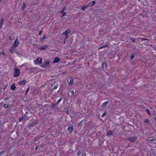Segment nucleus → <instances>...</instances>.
<instances>
[{
	"label": "nucleus",
	"instance_id": "obj_26",
	"mask_svg": "<svg viewBox=\"0 0 156 156\" xmlns=\"http://www.w3.org/2000/svg\"><path fill=\"white\" fill-rule=\"evenodd\" d=\"M9 106V105L7 104H5L3 105V107L5 108H7Z\"/></svg>",
	"mask_w": 156,
	"mask_h": 156
},
{
	"label": "nucleus",
	"instance_id": "obj_22",
	"mask_svg": "<svg viewBox=\"0 0 156 156\" xmlns=\"http://www.w3.org/2000/svg\"><path fill=\"white\" fill-rule=\"evenodd\" d=\"M26 6V4L25 3H24L23 6L21 7V9L23 10L25 8Z\"/></svg>",
	"mask_w": 156,
	"mask_h": 156
},
{
	"label": "nucleus",
	"instance_id": "obj_4",
	"mask_svg": "<svg viewBox=\"0 0 156 156\" xmlns=\"http://www.w3.org/2000/svg\"><path fill=\"white\" fill-rule=\"evenodd\" d=\"M70 32V31L69 30H67L64 32L62 33V34H64L66 36L65 38L66 39L68 38V34Z\"/></svg>",
	"mask_w": 156,
	"mask_h": 156
},
{
	"label": "nucleus",
	"instance_id": "obj_6",
	"mask_svg": "<svg viewBox=\"0 0 156 156\" xmlns=\"http://www.w3.org/2000/svg\"><path fill=\"white\" fill-rule=\"evenodd\" d=\"M20 44L19 41L18 40V38H17L15 40V41L13 45V46L14 47L16 48L17 47L18 45Z\"/></svg>",
	"mask_w": 156,
	"mask_h": 156
},
{
	"label": "nucleus",
	"instance_id": "obj_34",
	"mask_svg": "<svg viewBox=\"0 0 156 156\" xmlns=\"http://www.w3.org/2000/svg\"><path fill=\"white\" fill-rule=\"evenodd\" d=\"M0 53L2 55H5L4 51H0Z\"/></svg>",
	"mask_w": 156,
	"mask_h": 156
},
{
	"label": "nucleus",
	"instance_id": "obj_47",
	"mask_svg": "<svg viewBox=\"0 0 156 156\" xmlns=\"http://www.w3.org/2000/svg\"><path fill=\"white\" fill-rule=\"evenodd\" d=\"M21 119H22V118H21V119H19V120H20V121H21Z\"/></svg>",
	"mask_w": 156,
	"mask_h": 156
},
{
	"label": "nucleus",
	"instance_id": "obj_25",
	"mask_svg": "<svg viewBox=\"0 0 156 156\" xmlns=\"http://www.w3.org/2000/svg\"><path fill=\"white\" fill-rule=\"evenodd\" d=\"M62 98H60L57 101V104H58L59 103H60L61 101H62Z\"/></svg>",
	"mask_w": 156,
	"mask_h": 156
},
{
	"label": "nucleus",
	"instance_id": "obj_45",
	"mask_svg": "<svg viewBox=\"0 0 156 156\" xmlns=\"http://www.w3.org/2000/svg\"><path fill=\"white\" fill-rule=\"evenodd\" d=\"M37 93V92H36V90H34V94H35V93Z\"/></svg>",
	"mask_w": 156,
	"mask_h": 156
},
{
	"label": "nucleus",
	"instance_id": "obj_21",
	"mask_svg": "<svg viewBox=\"0 0 156 156\" xmlns=\"http://www.w3.org/2000/svg\"><path fill=\"white\" fill-rule=\"evenodd\" d=\"M66 7H64L62 9L61 11L60 12V13H62V12H64V11L66 10Z\"/></svg>",
	"mask_w": 156,
	"mask_h": 156
},
{
	"label": "nucleus",
	"instance_id": "obj_10",
	"mask_svg": "<svg viewBox=\"0 0 156 156\" xmlns=\"http://www.w3.org/2000/svg\"><path fill=\"white\" fill-rule=\"evenodd\" d=\"M26 83V81L25 80H23L22 81H20L18 83V84L20 85H25Z\"/></svg>",
	"mask_w": 156,
	"mask_h": 156
},
{
	"label": "nucleus",
	"instance_id": "obj_39",
	"mask_svg": "<svg viewBox=\"0 0 156 156\" xmlns=\"http://www.w3.org/2000/svg\"><path fill=\"white\" fill-rule=\"evenodd\" d=\"M70 92H71V93L72 94H73L74 93V91L73 90H71L70 91Z\"/></svg>",
	"mask_w": 156,
	"mask_h": 156
},
{
	"label": "nucleus",
	"instance_id": "obj_18",
	"mask_svg": "<svg viewBox=\"0 0 156 156\" xmlns=\"http://www.w3.org/2000/svg\"><path fill=\"white\" fill-rule=\"evenodd\" d=\"M95 2L94 1H92L88 5H89V6L90 5L91 6H93L95 5Z\"/></svg>",
	"mask_w": 156,
	"mask_h": 156
},
{
	"label": "nucleus",
	"instance_id": "obj_8",
	"mask_svg": "<svg viewBox=\"0 0 156 156\" xmlns=\"http://www.w3.org/2000/svg\"><path fill=\"white\" fill-rule=\"evenodd\" d=\"M49 61L47 60L44 63V66H43V67H48L49 65Z\"/></svg>",
	"mask_w": 156,
	"mask_h": 156
},
{
	"label": "nucleus",
	"instance_id": "obj_17",
	"mask_svg": "<svg viewBox=\"0 0 156 156\" xmlns=\"http://www.w3.org/2000/svg\"><path fill=\"white\" fill-rule=\"evenodd\" d=\"M113 135V132L112 131H108L107 135L108 136L112 135Z\"/></svg>",
	"mask_w": 156,
	"mask_h": 156
},
{
	"label": "nucleus",
	"instance_id": "obj_19",
	"mask_svg": "<svg viewBox=\"0 0 156 156\" xmlns=\"http://www.w3.org/2000/svg\"><path fill=\"white\" fill-rule=\"evenodd\" d=\"M109 101H107L106 102H104L102 105V107H105L108 103Z\"/></svg>",
	"mask_w": 156,
	"mask_h": 156
},
{
	"label": "nucleus",
	"instance_id": "obj_11",
	"mask_svg": "<svg viewBox=\"0 0 156 156\" xmlns=\"http://www.w3.org/2000/svg\"><path fill=\"white\" fill-rule=\"evenodd\" d=\"M89 7V5H87L86 6H85L84 5H83V7L82 6H81V9L83 11H84L88 7Z\"/></svg>",
	"mask_w": 156,
	"mask_h": 156
},
{
	"label": "nucleus",
	"instance_id": "obj_41",
	"mask_svg": "<svg viewBox=\"0 0 156 156\" xmlns=\"http://www.w3.org/2000/svg\"><path fill=\"white\" fill-rule=\"evenodd\" d=\"M26 118L25 115H24L22 117V119H25Z\"/></svg>",
	"mask_w": 156,
	"mask_h": 156
},
{
	"label": "nucleus",
	"instance_id": "obj_1",
	"mask_svg": "<svg viewBox=\"0 0 156 156\" xmlns=\"http://www.w3.org/2000/svg\"><path fill=\"white\" fill-rule=\"evenodd\" d=\"M14 76L15 77H17L19 75L20 71L18 69L16 68H15L14 69Z\"/></svg>",
	"mask_w": 156,
	"mask_h": 156
},
{
	"label": "nucleus",
	"instance_id": "obj_20",
	"mask_svg": "<svg viewBox=\"0 0 156 156\" xmlns=\"http://www.w3.org/2000/svg\"><path fill=\"white\" fill-rule=\"evenodd\" d=\"M73 83V79H71L70 80V81L68 83V85H70L72 84Z\"/></svg>",
	"mask_w": 156,
	"mask_h": 156
},
{
	"label": "nucleus",
	"instance_id": "obj_24",
	"mask_svg": "<svg viewBox=\"0 0 156 156\" xmlns=\"http://www.w3.org/2000/svg\"><path fill=\"white\" fill-rule=\"evenodd\" d=\"M5 151H3L0 152V156L2 155L4 153H5Z\"/></svg>",
	"mask_w": 156,
	"mask_h": 156
},
{
	"label": "nucleus",
	"instance_id": "obj_31",
	"mask_svg": "<svg viewBox=\"0 0 156 156\" xmlns=\"http://www.w3.org/2000/svg\"><path fill=\"white\" fill-rule=\"evenodd\" d=\"M83 120H82L80 121V122L79 123V125H81L82 124V123H83Z\"/></svg>",
	"mask_w": 156,
	"mask_h": 156
},
{
	"label": "nucleus",
	"instance_id": "obj_23",
	"mask_svg": "<svg viewBox=\"0 0 156 156\" xmlns=\"http://www.w3.org/2000/svg\"><path fill=\"white\" fill-rule=\"evenodd\" d=\"M46 38V36H43V37L42 38H40V39L41 41H42L44 40V39H45Z\"/></svg>",
	"mask_w": 156,
	"mask_h": 156
},
{
	"label": "nucleus",
	"instance_id": "obj_28",
	"mask_svg": "<svg viewBox=\"0 0 156 156\" xmlns=\"http://www.w3.org/2000/svg\"><path fill=\"white\" fill-rule=\"evenodd\" d=\"M135 56V55H131V56H130V58L132 59H133V58Z\"/></svg>",
	"mask_w": 156,
	"mask_h": 156
},
{
	"label": "nucleus",
	"instance_id": "obj_27",
	"mask_svg": "<svg viewBox=\"0 0 156 156\" xmlns=\"http://www.w3.org/2000/svg\"><path fill=\"white\" fill-rule=\"evenodd\" d=\"M58 87V85H55L53 88V89H54V90L56 89Z\"/></svg>",
	"mask_w": 156,
	"mask_h": 156
},
{
	"label": "nucleus",
	"instance_id": "obj_40",
	"mask_svg": "<svg viewBox=\"0 0 156 156\" xmlns=\"http://www.w3.org/2000/svg\"><path fill=\"white\" fill-rule=\"evenodd\" d=\"M29 88V87L26 91V93L27 94Z\"/></svg>",
	"mask_w": 156,
	"mask_h": 156
},
{
	"label": "nucleus",
	"instance_id": "obj_29",
	"mask_svg": "<svg viewBox=\"0 0 156 156\" xmlns=\"http://www.w3.org/2000/svg\"><path fill=\"white\" fill-rule=\"evenodd\" d=\"M149 122V121L148 119H146L144 121V122L146 123H148Z\"/></svg>",
	"mask_w": 156,
	"mask_h": 156
},
{
	"label": "nucleus",
	"instance_id": "obj_43",
	"mask_svg": "<svg viewBox=\"0 0 156 156\" xmlns=\"http://www.w3.org/2000/svg\"><path fill=\"white\" fill-rule=\"evenodd\" d=\"M55 106V104H53L52 105V106L53 107H54Z\"/></svg>",
	"mask_w": 156,
	"mask_h": 156
},
{
	"label": "nucleus",
	"instance_id": "obj_38",
	"mask_svg": "<svg viewBox=\"0 0 156 156\" xmlns=\"http://www.w3.org/2000/svg\"><path fill=\"white\" fill-rule=\"evenodd\" d=\"M144 44L145 45H147L148 44V42L147 41V42H144Z\"/></svg>",
	"mask_w": 156,
	"mask_h": 156
},
{
	"label": "nucleus",
	"instance_id": "obj_13",
	"mask_svg": "<svg viewBox=\"0 0 156 156\" xmlns=\"http://www.w3.org/2000/svg\"><path fill=\"white\" fill-rule=\"evenodd\" d=\"M138 41H140L141 42H143L144 41L148 40L147 39L140 37L138 38Z\"/></svg>",
	"mask_w": 156,
	"mask_h": 156
},
{
	"label": "nucleus",
	"instance_id": "obj_33",
	"mask_svg": "<svg viewBox=\"0 0 156 156\" xmlns=\"http://www.w3.org/2000/svg\"><path fill=\"white\" fill-rule=\"evenodd\" d=\"M81 151H79L78 152V153H77V154L78 155H80L81 154Z\"/></svg>",
	"mask_w": 156,
	"mask_h": 156
},
{
	"label": "nucleus",
	"instance_id": "obj_14",
	"mask_svg": "<svg viewBox=\"0 0 156 156\" xmlns=\"http://www.w3.org/2000/svg\"><path fill=\"white\" fill-rule=\"evenodd\" d=\"M47 45H44L41 47L39 49L42 50H44L47 48Z\"/></svg>",
	"mask_w": 156,
	"mask_h": 156
},
{
	"label": "nucleus",
	"instance_id": "obj_37",
	"mask_svg": "<svg viewBox=\"0 0 156 156\" xmlns=\"http://www.w3.org/2000/svg\"><path fill=\"white\" fill-rule=\"evenodd\" d=\"M43 32V31H42V30H41V31H40V32H39V35H41V33Z\"/></svg>",
	"mask_w": 156,
	"mask_h": 156
},
{
	"label": "nucleus",
	"instance_id": "obj_15",
	"mask_svg": "<svg viewBox=\"0 0 156 156\" xmlns=\"http://www.w3.org/2000/svg\"><path fill=\"white\" fill-rule=\"evenodd\" d=\"M3 22V18H2L0 21V27L1 28H2V24Z\"/></svg>",
	"mask_w": 156,
	"mask_h": 156
},
{
	"label": "nucleus",
	"instance_id": "obj_2",
	"mask_svg": "<svg viewBox=\"0 0 156 156\" xmlns=\"http://www.w3.org/2000/svg\"><path fill=\"white\" fill-rule=\"evenodd\" d=\"M137 137L136 136H132L129 137L127 140L130 142H134L137 139Z\"/></svg>",
	"mask_w": 156,
	"mask_h": 156
},
{
	"label": "nucleus",
	"instance_id": "obj_49",
	"mask_svg": "<svg viewBox=\"0 0 156 156\" xmlns=\"http://www.w3.org/2000/svg\"><path fill=\"white\" fill-rule=\"evenodd\" d=\"M64 43H65V41H64Z\"/></svg>",
	"mask_w": 156,
	"mask_h": 156
},
{
	"label": "nucleus",
	"instance_id": "obj_7",
	"mask_svg": "<svg viewBox=\"0 0 156 156\" xmlns=\"http://www.w3.org/2000/svg\"><path fill=\"white\" fill-rule=\"evenodd\" d=\"M67 130L70 133H71L73 132V127L71 126H69L68 127Z\"/></svg>",
	"mask_w": 156,
	"mask_h": 156
},
{
	"label": "nucleus",
	"instance_id": "obj_5",
	"mask_svg": "<svg viewBox=\"0 0 156 156\" xmlns=\"http://www.w3.org/2000/svg\"><path fill=\"white\" fill-rule=\"evenodd\" d=\"M38 122L37 120H35L32 123L29 124L28 126V127L29 128H30L32 126H34L36 124H37Z\"/></svg>",
	"mask_w": 156,
	"mask_h": 156
},
{
	"label": "nucleus",
	"instance_id": "obj_30",
	"mask_svg": "<svg viewBox=\"0 0 156 156\" xmlns=\"http://www.w3.org/2000/svg\"><path fill=\"white\" fill-rule=\"evenodd\" d=\"M146 111L148 114H150V112L149 109H146Z\"/></svg>",
	"mask_w": 156,
	"mask_h": 156
},
{
	"label": "nucleus",
	"instance_id": "obj_32",
	"mask_svg": "<svg viewBox=\"0 0 156 156\" xmlns=\"http://www.w3.org/2000/svg\"><path fill=\"white\" fill-rule=\"evenodd\" d=\"M62 17H63L66 15V12H62Z\"/></svg>",
	"mask_w": 156,
	"mask_h": 156
},
{
	"label": "nucleus",
	"instance_id": "obj_48",
	"mask_svg": "<svg viewBox=\"0 0 156 156\" xmlns=\"http://www.w3.org/2000/svg\"><path fill=\"white\" fill-rule=\"evenodd\" d=\"M2 0H0V2H1Z\"/></svg>",
	"mask_w": 156,
	"mask_h": 156
},
{
	"label": "nucleus",
	"instance_id": "obj_46",
	"mask_svg": "<svg viewBox=\"0 0 156 156\" xmlns=\"http://www.w3.org/2000/svg\"><path fill=\"white\" fill-rule=\"evenodd\" d=\"M8 99V98L7 97L5 98V99L7 100Z\"/></svg>",
	"mask_w": 156,
	"mask_h": 156
},
{
	"label": "nucleus",
	"instance_id": "obj_9",
	"mask_svg": "<svg viewBox=\"0 0 156 156\" xmlns=\"http://www.w3.org/2000/svg\"><path fill=\"white\" fill-rule=\"evenodd\" d=\"M15 47H14L12 46L9 50V51L11 53H13L14 52H15Z\"/></svg>",
	"mask_w": 156,
	"mask_h": 156
},
{
	"label": "nucleus",
	"instance_id": "obj_42",
	"mask_svg": "<svg viewBox=\"0 0 156 156\" xmlns=\"http://www.w3.org/2000/svg\"><path fill=\"white\" fill-rule=\"evenodd\" d=\"M38 148V147H37V146H36V147H35V149L36 150H37V149Z\"/></svg>",
	"mask_w": 156,
	"mask_h": 156
},
{
	"label": "nucleus",
	"instance_id": "obj_36",
	"mask_svg": "<svg viewBox=\"0 0 156 156\" xmlns=\"http://www.w3.org/2000/svg\"><path fill=\"white\" fill-rule=\"evenodd\" d=\"M106 114L105 113H104L102 115H101V117H104L105 116V115H106Z\"/></svg>",
	"mask_w": 156,
	"mask_h": 156
},
{
	"label": "nucleus",
	"instance_id": "obj_35",
	"mask_svg": "<svg viewBox=\"0 0 156 156\" xmlns=\"http://www.w3.org/2000/svg\"><path fill=\"white\" fill-rule=\"evenodd\" d=\"M131 40H132V41H133V42H135V40L134 38H133L132 39V38H131Z\"/></svg>",
	"mask_w": 156,
	"mask_h": 156
},
{
	"label": "nucleus",
	"instance_id": "obj_16",
	"mask_svg": "<svg viewBox=\"0 0 156 156\" xmlns=\"http://www.w3.org/2000/svg\"><path fill=\"white\" fill-rule=\"evenodd\" d=\"M16 87L14 84H12L11 86V89L12 90H14L16 89Z\"/></svg>",
	"mask_w": 156,
	"mask_h": 156
},
{
	"label": "nucleus",
	"instance_id": "obj_44",
	"mask_svg": "<svg viewBox=\"0 0 156 156\" xmlns=\"http://www.w3.org/2000/svg\"><path fill=\"white\" fill-rule=\"evenodd\" d=\"M37 93V92H36V90H34V94H35V93Z\"/></svg>",
	"mask_w": 156,
	"mask_h": 156
},
{
	"label": "nucleus",
	"instance_id": "obj_12",
	"mask_svg": "<svg viewBox=\"0 0 156 156\" xmlns=\"http://www.w3.org/2000/svg\"><path fill=\"white\" fill-rule=\"evenodd\" d=\"M60 58L58 57H56L55 58L53 61V62L54 63H57L59 61Z\"/></svg>",
	"mask_w": 156,
	"mask_h": 156
},
{
	"label": "nucleus",
	"instance_id": "obj_3",
	"mask_svg": "<svg viewBox=\"0 0 156 156\" xmlns=\"http://www.w3.org/2000/svg\"><path fill=\"white\" fill-rule=\"evenodd\" d=\"M42 59L41 58H38L34 61V63L35 64H40L42 62Z\"/></svg>",
	"mask_w": 156,
	"mask_h": 156
}]
</instances>
